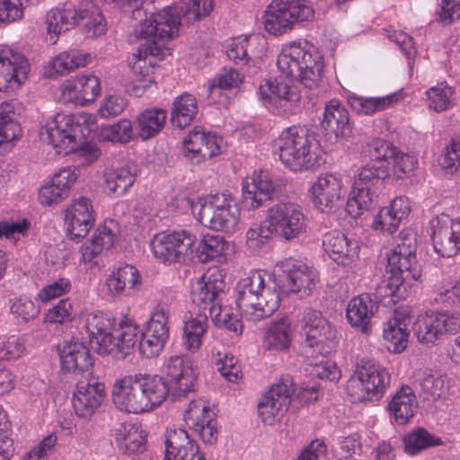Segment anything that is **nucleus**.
<instances>
[{
	"label": "nucleus",
	"instance_id": "6",
	"mask_svg": "<svg viewBox=\"0 0 460 460\" xmlns=\"http://www.w3.org/2000/svg\"><path fill=\"white\" fill-rule=\"evenodd\" d=\"M225 283L222 279L203 276L192 287L191 299L199 308L206 312L218 328L226 329L235 335H241L243 330L242 320L228 310L222 309V296Z\"/></svg>",
	"mask_w": 460,
	"mask_h": 460
},
{
	"label": "nucleus",
	"instance_id": "9",
	"mask_svg": "<svg viewBox=\"0 0 460 460\" xmlns=\"http://www.w3.org/2000/svg\"><path fill=\"white\" fill-rule=\"evenodd\" d=\"M198 221L212 230L233 233L240 217V208L230 194L222 193L191 203Z\"/></svg>",
	"mask_w": 460,
	"mask_h": 460
},
{
	"label": "nucleus",
	"instance_id": "60",
	"mask_svg": "<svg viewBox=\"0 0 460 460\" xmlns=\"http://www.w3.org/2000/svg\"><path fill=\"white\" fill-rule=\"evenodd\" d=\"M367 152L372 160L370 164H384V162L390 164L391 158L397 153V147L386 140L378 138L367 146Z\"/></svg>",
	"mask_w": 460,
	"mask_h": 460
},
{
	"label": "nucleus",
	"instance_id": "4",
	"mask_svg": "<svg viewBox=\"0 0 460 460\" xmlns=\"http://www.w3.org/2000/svg\"><path fill=\"white\" fill-rule=\"evenodd\" d=\"M277 66L287 77L297 79L305 88L315 89L323 74V58L307 41L285 45L278 57Z\"/></svg>",
	"mask_w": 460,
	"mask_h": 460
},
{
	"label": "nucleus",
	"instance_id": "17",
	"mask_svg": "<svg viewBox=\"0 0 460 460\" xmlns=\"http://www.w3.org/2000/svg\"><path fill=\"white\" fill-rule=\"evenodd\" d=\"M416 240L413 234L401 232L395 247L386 255L385 273L403 277L411 284L420 277V269L416 261Z\"/></svg>",
	"mask_w": 460,
	"mask_h": 460
},
{
	"label": "nucleus",
	"instance_id": "16",
	"mask_svg": "<svg viewBox=\"0 0 460 460\" xmlns=\"http://www.w3.org/2000/svg\"><path fill=\"white\" fill-rule=\"evenodd\" d=\"M460 330V314L429 311L420 314L415 320L412 331L418 341L432 346L447 332Z\"/></svg>",
	"mask_w": 460,
	"mask_h": 460
},
{
	"label": "nucleus",
	"instance_id": "49",
	"mask_svg": "<svg viewBox=\"0 0 460 460\" xmlns=\"http://www.w3.org/2000/svg\"><path fill=\"white\" fill-rule=\"evenodd\" d=\"M410 286L411 283L403 280V277L385 273V279L376 285L375 296L380 300L390 297L391 301L395 303L406 297Z\"/></svg>",
	"mask_w": 460,
	"mask_h": 460
},
{
	"label": "nucleus",
	"instance_id": "47",
	"mask_svg": "<svg viewBox=\"0 0 460 460\" xmlns=\"http://www.w3.org/2000/svg\"><path fill=\"white\" fill-rule=\"evenodd\" d=\"M105 188L109 195L123 196L136 181V173L128 167H121L105 172Z\"/></svg>",
	"mask_w": 460,
	"mask_h": 460
},
{
	"label": "nucleus",
	"instance_id": "57",
	"mask_svg": "<svg viewBox=\"0 0 460 460\" xmlns=\"http://www.w3.org/2000/svg\"><path fill=\"white\" fill-rule=\"evenodd\" d=\"M103 139L126 144L133 138L132 123L128 119H120L119 122L101 128Z\"/></svg>",
	"mask_w": 460,
	"mask_h": 460
},
{
	"label": "nucleus",
	"instance_id": "42",
	"mask_svg": "<svg viewBox=\"0 0 460 460\" xmlns=\"http://www.w3.org/2000/svg\"><path fill=\"white\" fill-rule=\"evenodd\" d=\"M89 57V54L78 49L63 51L48 63L44 74L49 78L66 75L75 68L84 66Z\"/></svg>",
	"mask_w": 460,
	"mask_h": 460
},
{
	"label": "nucleus",
	"instance_id": "48",
	"mask_svg": "<svg viewBox=\"0 0 460 460\" xmlns=\"http://www.w3.org/2000/svg\"><path fill=\"white\" fill-rule=\"evenodd\" d=\"M208 315L206 312H199L196 316L185 321L183 328L184 344L189 350H197L201 345V339L208 329Z\"/></svg>",
	"mask_w": 460,
	"mask_h": 460
},
{
	"label": "nucleus",
	"instance_id": "50",
	"mask_svg": "<svg viewBox=\"0 0 460 460\" xmlns=\"http://www.w3.org/2000/svg\"><path fill=\"white\" fill-rule=\"evenodd\" d=\"M169 315L170 310L168 305L165 303L157 304L143 332L167 341L169 338Z\"/></svg>",
	"mask_w": 460,
	"mask_h": 460
},
{
	"label": "nucleus",
	"instance_id": "28",
	"mask_svg": "<svg viewBox=\"0 0 460 460\" xmlns=\"http://www.w3.org/2000/svg\"><path fill=\"white\" fill-rule=\"evenodd\" d=\"M311 202L323 213L338 208L341 198V181L335 175L326 173L318 178L310 188Z\"/></svg>",
	"mask_w": 460,
	"mask_h": 460
},
{
	"label": "nucleus",
	"instance_id": "22",
	"mask_svg": "<svg viewBox=\"0 0 460 460\" xmlns=\"http://www.w3.org/2000/svg\"><path fill=\"white\" fill-rule=\"evenodd\" d=\"M222 139L215 134L205 132L196 126L183 138V152L185 157L194 164H199L207 158H212L220 153Z\"/></svg>",
	"mask_w": 460,
	"mask_h": 460
},
{
	"label": "nucleus",
	"instance_id": "36",
	"mask_svg": "<svg viewBox=\"0 0 460 460\" xmlns=\"http://www.w3.org/2000/svg\"><path fill=\"white\" fill-rule=\"evenodd\" d=\"M417 407L418 402L413 390L410 386H402L387 405L391 422L407 424L414 416Z\"/></svg>",
	"mask_w": 460,
	"mask_h": 460
},
{
	"label": "nucleus",
	"instance_id": "3",
	"mask_svg": "<svg viewBox=\"0 0 460 460\" xmlns=\"http://www.w3.org/2000/svg\"><path fill=\"white\" fill-rule=\"evenodd\" d=\"M235 305L246 320L252 323L264 320L279 307V287L270 280L266 283L261 271H252L237 283Z\"/></svg>",
	"mask_w": 460,
	"mask_h": 460
},
{
	"label": "nucleus",
	"instance_id": "21",
	"mask_svg": "<svg viewBox=\"0 0 460 460\" xmlns=\"http://www.w3.org/2000/svg\"><path fill=\"white\" fill-rule=\"evenodd\" d=\"M105 397V386L92 376H84L76 381L72 403L79 417L92 416L100 407Z\"/></svg>",
	"mask_w": 460,
	"mask_h": 460
},
{
	"label": "nucleus",
	"instance_id": "10",
	"mask_svg": "<svg viewBox=\"0 0 460 460\" xmlns=\"http://www.w3.org/2000/svg\"><path fill=\"white\" fill-rule=\"evenodd\" d=\"M389 175L385 164H367L358 170L346 210L352 217L369 210Z\"/></svg>",
	"mask_w": 460,
	"mask_h": 460
},
{
	"label": "nucleus",
	"instance_id": "39",
	"mask_svg": "<svg viewBox=\"0 0 460 460\" xmlns=\"http://www.w3.org/2000/svg\"><path fill=\"white\" fill-rule=\"evenodd\" d=\"M114 243V234L105 226L95 230L88 243L80 248V262L86 264L90 269L100 266V259L104 250H109Z\"/></svg>",
	"mask_w": 460,
	"mask_h": 460
},
{
	"label": "nucleus",
	"instance_id": "31",
	"mask_svg": "<svg viewBox=\"0 0 460 460\" xmlns=\"http://www.w3.org/2000/svg\"><path fill=\"white\" fill-rule=\"evenodd\" d=\"M164 460H206L199 446L183 429H170L165 435Z\"/></svg>",
	"mask_w": 460,
	"mask_h": 460
},
{
	"label": "nucleus",
	"instance_id": "24",
	"mask_svg": "<svg viewBox=\"0 0 460 460\" xmlns=\"http://www.w3.org/2000/svg\"><path fill=\"white\" fill-rule=\"evenodd\" d=\"M78 125L71 115L58 113L45 126L48 141L58 154H68L76 150L75 131Z\"/></svg>",
	"mask_w": 460,
	"mask_h": 460
},
{
	"label": "nucleus",
	"instance_id": "30",
	"mask_svg": "<svg viewBox=\"0 0 460 460\" xmlns=\"http://www.w3.org/2000/svg\"><path fill=\"white\" fill-rule=\"evenodd\" d=\"M61 368L68 372L91 376L93 359L88 348L78 340L65 341L58 347Z\"/></svg>",
	"mask_w": 460,
	"mask_h": 460
},
{
	"label": "nucleus",
	"instance_id": "19",
	"mask_svg": "<svg viewBox=\"0 0 460 460\" xmlns=\"http://www.w3.org/2000/svg\"><path fill=\"white\" fill-rule=\"evenodd\" d=\"M430 227L433 247L438 255L450 258L460 252V217L450 219L441 215L431 220Z\"/></svg>",
	"mask_w": 460,
	"mask_h": 460
},
{
	"label": "nucleus",
	"instance_id": "8",
	"mask_svg": "<svg viewBox=\"0 0 460 460\" xmlns=\"http://www.w3.org/2000/svg\"><path fill=\"white\" fill-rule=\"evenodd\" d=\"M390 385L388 371L373 359L360 358L356 363L347 391L353 402H377Z\"/></svg>",
	"mask_w": 460,
	"mask_h": 460
},
{
	"label": "nucleus",
	"instance_id": "37",
	"mask_svg": "<svg viewBox=\"0 0 460 460\" xmlns=\"http://www.w3.org/2000/svg\"><path fill=\"white\" fill-rule=\"evenodd\" d=\"M378 309L376 302L370 295L361 294L353 297L347 306V318L353 327L358 328L362 332L368 333L370 320Z\"/></svg>",
	"mask_w": 460,
	"mask_h": 460
},
{
	"label": "nucleus",
	"instance_id": "61",
	"mask_svg": "<svg viewBox=\"0 0 460 460\" xmlns=\"http://www.w3.org/2000/svg\"><path fill=\"white\" fill-rule=\"evenodd\" d=\"M243 81L240 73L233 67H224L208 88V95L215 91L237 87Z\"/></svg>",
	"mask_w": 460,
	"mask_h": 460
},
{
	"label": "nucleus",
	"instance_id": "18",
	"mask_svg": "<svg viewBox=\"0 0 460 460\" xmlns=\"http://www.w3.org/2000/svg\"><path fill=\"white\" fill-rule=\"evenodd\" d=\"M295 392L293 380L287 376L271 385L258 403V414L267 425H273L287 411L290 397Z\"/></svg>",
	"mask_w": 460,
	"mask_h": 460
},
{
	"label": "nucleus",
	"instance_id": "43",
	"mask_svg": "<svg viewBox=\"0 0 460 460\" xmlns=\"http://www.w3.org/2000/svg\"><path fill=\"white\" fill-rule=\"evenodd\" d=\"M409 323V316L397 311L394 312V317L390 318L385 323L383 336L387 341L388 350L394 353H401L405 349L408 344Z\"/></svg>",
	"mask_w": 460,
	"mask_h": 460
},
{
	"label": "nucleus",
	"instance_id": "54",
	"mask_svg": "<svg viewBox=\"0 0 460 460\" xmlns=\"http://www.w3.org/2000/svg\"><path fill=\"white\" fill-rule=\"evenodd\" d=\"M405 452L409 455H416L429 447L441 445L439 438L435 437L424 429H418L406 436L403 439Z\"/></svg>",
	"mask_w": 460,
	"mask_h": 460
},
{
	"label": "nucleus",
	"instance_id": "1",
	"mask_svg": "<svg viewBox=\"0 0 460 460\" xmlns=\"http://www.w3.org/2000/svg\"><path fill=\"white\" fill-rule=\"evenodd\" d=\"M215 0H183L171 6H166L149 18L141 21L135 28L137 38L151 40L145 45L157 43L164 47L160 40H171L179 35V27L182 24L190 25L208 16L214 8Z\"/></svg>",
	"mask_w": 460,
	"mask_h": 460
},
{
	"label": "nucleus",
	"instance_id": "27",
	"mask_svg": "<svg viewBox=\"0 0 460 460\" xmlns=\"http://www.w3.org/2000/svg\"><path fill=\"white\" fill-rule=\"evenodd\" d=\"M65 221L72 240L79 242L85 237L94 225L91 200L83 197L75 199L66 210Z\"/></svg>",
	"mask_w": 460,
	"mask_h": 460
},
{
	"label": "nucleus",
	"instance_id": "38",
	"mask_svg": "<svg viewBox=\"0 0 460 460\" xmlns=\"http://www.w3.org/2000/svg\"><path fill=\"white\" fill-rule=\"evenodd\" d=\"M101 91L100 82L93 75L77 76L64 83L62 93L67 94L76 104L85 105L93 102Z\"/></svg>",
	"mask_w": 460,
	"mask_h": 460
},
{
	"label": "nucleus",
	"instance_id": "2",
	"mask_svg": "<svg viewBox=\"0 0 460 460\" xmlns=\"http://www.w3.org/2000/svg\"><path fill=\"white\" fill-rule=\"evenodd\" d=\"M164 387L159 376H127L114 383L112 402L121 411L146 412L165 400Z\"/></svg>",
	"mask_w": 460,
	"mask_h": 460
},
{
	"label": "nucleus",
	"instance_id": "15",
	"mask_svg": "<svg viewBox=\"0 0 460 460\" xmlns=\"http://www.w3.org/2000/svg\"><path fill=\"white\" fill-rule=\"evenodd\" d=\"M163 376H159L166 390V396L173 399L186 397L195 391L198 370L184 356L171 357L164 364Z\"/></svg>",
	"mask_w": 460,
	"mask_h": 460
},
{
	"label": "nucleus",
	"instance_id": "46",
	"mask_svg": "<svg viewBox=\"0 0 460 460\" xmlns=\"http://www.w3.org/2000/svg\"><path fill=\"white\" fill-rule=\"evenodd\" d=\"M167 111L162 108H151L143 111L137 118V129L143 140L156 136L164 127Z\"/></svg>",
	"mask_w": 460,
	"mask_h": 460
},
{
	"label": "nucleus",
	"instance_id": "7",
	"mask_svg": "<svg viewBox=\"0 0 460 460\" xmlns=\"http://www.w3.org/2000/svg\"><path fill=\"white\" fill-rule=\"evenodd\" d=\"M314 137L305 127L292 126L275 140L279 160L291 171L309 170L318 163V155L312 150Z\"/></svg>",
	"mask_w": 460,
	"mask_h": 460
},
{
	"label": "nucleus",
	"instance_id": "45",
	"mask_svg": "<svg viewBox=\"0 0 460 460\" xmlns=\"http://www.w3.org/2000/svg\"><path fill=\"white\" fill-rule=\"evenodd\" d=\"M198 113L196 98L184 93L177 96L172 104L171 123L180 129L190 125Z\"/></svg>",
	"mask_w": 460,
	"mask_h": 460
},
{
	"label": "nucleus",
	"instance_id": "5",
	"mask_svg": "<svg viewBox=\"0 0 460 460\" xmlns=\"http://www.w3.org/2000/svg\"><path fill=\"white\" fill-rule=\"evenodd\" d=\"M47 30L52 43L58 35L78 26L86 38H96L106 31V22L99 7L92 1L80 3L77 6L51 9L46 16Z\"/></svg>",
	"mask_w": 460,
	"mask_h": 460
},
{
	"label": "nucleus",
	"instance_id": "53",
	"mask_svg": "<svg viewBox=\"0 0 460 460\" xmlns=\"http://www.w3.org/2000/svg\"><path fill=\"white\" fill-rule=\"evenodd\" d=\"M224 251L225 242L222 236L206 234L197 246L194 245L193 256L199 261L206 263L208 261L220 257Z\"/></svg>",
	"mask_w": 460,
	"mask_h": 460
},
{
	"label": "nucleus",
	"instance_id": "23",
	"mask_svg": "<svg viewBox=\"0 0 460 460\" xmlns=\"http://www.w3.org/2000/svg\"><path fill=\"white\" fill-rule=\"evenodd\" d=\"M321 130L324 139L331 145L350 135L349 111L339 100L332 99L326 103Z\"/></svg>",
	"mask_w": 460,
	"mask_h": 460
},
{
	"label": "nucleus",
	"instance_id": "25",
	"mask_svg": "<svg viewBox=\"0 0 460 460\" xmlns=\"http://www.w3.org/2000/svg\"><path fill=\"white\" fill-rule=\"evenodd\" d=\"M31 70L28 60L13 50L0 52V92L18 88Z\"/></svg>",
	"mask_w": 460,
	"mask_h": 460
},
{
	"label": "nucleus",
	"instance_id": "63",
	"mask_svg": "<svg viewBox=\"0 0 460 460\" xmlns=\"http://www.w3.org/2000/svg\"><path fill=\"white\" fill-rule=\"evenodd\" d=\"M73 319V305L69 299H62L48 310L45 320L50 323H62Z\"/></svg>",
	"mask_w": 460,
	"mask_h": 460
},
{
	"label": "nucleus",
	"instance_id": "62",
	"mask_svg": "<svg viewBox=\"0 0 460 460\" xmlns=\"http://www.w3.org/2000/svg\"><path fill=\"white\" fill-rule=\"evenodd\" d=\"M11 424L0 405V460H11L13 456V441L11 438Z\"/></svg>",
	"mask_w": 460,
	"mask_h": 460
},
{
	"label": "nucleus",
	"instance_id": "41",
	"mask_svg": "<svg viewBox=\"0 0 460 460\" xmlns=\"http://www.w3.org/2000/svg\"><path fill=\"white\" fill-rule=\"evenodd\" d=\"M85 330L90 341L99 346L100 353H105V349L111 346L112 341L114 319L102 312L90 314L85 321Z\"/></svg>",
	"mask_w": 460,
	"mask_h": 460
},
{
	"label": "nucleus",
	"instance_id": "26",
	"mask_svg": "<svg viewBox=\"0 0 460 460\" xmlns=\"http://www.w3.org/2000/svg\"><path fill=\"white\" fill-rule=\"evenodd\" d=\"M214 412L202 400L192 401L185 411L186 424L197 432L207 444H214L217 439V428Z\"/></svg>",
	"mask_w": 460,
	"mask_h": 460
},
{
	"label": "nucleus",
	"instance_id": "35",
	"mask_svg": "<svg viewBox=\"0 0 460 460\" xmlns=\"http://www.w3.org/2000/svg\"><path fill=\"white\" fill-rule=\"evenodd\" d=\"M242 203L248 209L258 208L261 204L271 199L276 191L275 185L267 175H256L251 181H244L242 189Z\"/></svg>",
	"mask_w": 460,
	"mask_h": 460
},
{
	"label": "nucleus",
	"instance_id": "56",
	"mask_svg": "<svg viewBox=\"0 0 460 460\" xmlns=\"http://www.w3.org/2000/svg\"><path fill=\"white\" fill-rule=\"evenodd\" d=\"M273 231L270 223L253 224L246 232V245L252 252L264 249L271 239Z\"/></svg>",
	"mask_w": 460,
	"mask_h": 460
},
{
	"label": "nucleus",
	"instance_id": "14",
	"mask_svg": "<svg viewBox=\"0 0 460 460\" xmlns=\"http://www.w3.org/2000/svg\"><path fill=\"white\" fill-rule=\"evenodd\" d=\"M265 222L280 240L287 242L300 238L307 230L306 217L293 202H279L269 208Z\"/></svg>",
	"mask_w": 460,
	"mask_h": 460
},
{
	"label": "nucleus",
	"instance_id": "29",
	"mask_svg": "<svg viewBox=\"0 0 460 460\" xmlns=\"http://www.w3.org/2000/svg\"><path fill=\"white\" fill-rule=\"evenodd\" d=\"M282 278V284L287 292L299 294L301 297L310 296L317 282V274L314 270L293 261L286 264Z\"/></svg>",
	"mask_w": 460,
	"mask_h": 460
},
{
	"label": "nucleus",
	"instance_id": "13",
	"mask_svg": "<svg viewBox=\"0 0 460 460\" xmlns=\"http://www.w3.org/2000/svg\"><path fill=\"white\" fill-rule=\"evenodd\" d=\"M196 235L187 230L163 232L151 240L154 256L164 264L185 263L194 259Z\"/></svg>",
	"mask_w": 460,
	"mask_h": 460
},
{
	"label": "nucleus",
	"instance_id": "59",
	"mask_svg": "<svg viewBox=\"0 0 460 460\" xmlns=\"http://www.w3.org/2000/svg\"><path fill=\"white\" fill-rule=\"evenodd\" d=\"M329 355H317L305 358L309 366L313 368L311 374L320 379L334 380L337 377V367L334 362L327 359Z\"/></svg>",
	"mask_w": 460,
	"mask_h": 460
},
{
	"label": "nucleus",
	"instance_id": "58",
	"mask_svg": "<svg viewBox=\"0 0 460 460\" xmlns=\"http://www.w3.org/2000/svg\"><path fill=\"white\" fill-rule=\"evenodd\" d=\"M453 89L442 82L427 91L429 109L437 112L447 110L451 106Z\"/></svg>",
	"mask_w": 460,
	"mask_h": 460
},
{
	"label": "nucleus",
	"instance_id": "55",
	"mask_svg": "<svg viewBox=\"0 0 460 460\" xmlns=\"http://www.w3.org/2000/svg\"><path fill=\"white\" fill-rule=\"evenodd\" d=\"M420 395L424 401L436 402L444 394V379L430 372H424L419 380Z\"/></svg>",
	"mask_w": 460,
	"mask_h": 460
},
{
	"label": "nucleus",
	"instance_id": "20",
	"mask_svg": "<svg viewBox=\"0 0 460 460\" xmlns=\"http://www.w3.org/2000/svg\"><path fill=\"white\" fill-rule=\"evenodd\" d=\"M259 94L264 104H270L279 114L296 112L300 102V94L296 88L279 79H267L259 86Z\"/></svg>",
	"mask_w": 460,
	"mask_h": 460
},
{
	"label": "nucleus",
	"instance_id": "12",
	"mask_svg": "<svg viewBox=\"0 0 460 460\" xmlns=\"http://www.w3.org/2000/svg\"><path fill=\"white\" fill-rule=\"evenodd\" d=\"M314 14L306 0H274L264 12V28L270 34L280 35L290 31L295 22L308 21Z\"/></svg>",
	"mask_w": 460,
	"mask_h": 460
},
{
	"label": "nucleus",
	"instance_id": "33",
	"mask_svg": "<svg viewBox=\"0 0 460 460\" xmlns=\"http://www.w3.org/2000/svg\"><path fill=\"white\" fill-rule=\"evenodd\" d=\"M162 54L163 49L154 42V45H141L137 49V53L133 55V61H130V64L135 75V82L137 83L135 85L136 89H145L155 83L151 76L155 66L154 59Z\"/></svg>",
	"mask_w": 460,
	"mask_h": 460
},
{
	"label": "nucleus",
	"instance_id": "40",
	"mask_svg": "<svg viewBox=\"0 0 460 460\" xmlns=\"http://www.w3.org/2000/svg\"><path fill=\"white\" fill-rule=\"evenodd\" d=\"M115 442L119 451L131 456L143 453L146 448V436L140 426L127 422L115 430Z\"/></svg>",
	"mask_w": 460,
	"mask_h": 460
},
{
	"label": "nucleus",
	"instance_id": "34",
	"mask_svg": "<svg viewBox=\"0 0 460 460\" xmlns=\"http://www.w3.org/2000/svg\"><path fill=\"white\" fill-rule=\"evenodd\" d=\"M138 326L132 320H124L113 328L111 346L105 349V353L111 354L117 359H124L130 354L137 341Z\"/></svg>",
	"mask_w": 460,
	"mask_h": 460
},
{
	"label": "nucleus",
	"instance_id": "32",
	"mask_svg": "<svg viewBox=\"0 0 460 460\" xmlns=\"http://www.w3.org/2000/svg\"><path fill=\"white\" fill-rule=\"evenodd\" d=\"M323 247L337 264L342 266L350 264L359 252L358 241L349 239L338 230L330 231L323 235Z\"/></svg>",
	"mask_w": 460,
	"mask_h": 460
},
{
	"label": "nucleus",
	"instance_id": "44",
	"mask_svg": "<svg viewBox=\"0 0 460 460\" xmlns=\"http://www.w3.org/2000/svg\"><path fill=\"white\" fill-rule=\"evenodd\" d=\"M138 282V270L128 264L112 270L106 279L108 293L113 297L131 295L135 286Z\"/></svg>",
	"mask_w": 460,
	"mask_h": 460
},
{
	"label": "nucleus",
	"instance_id": "52",
	"mask_svg": "<svg viewBox=\"0 0 460 460\" xmlns=\"http://www.w3.org/2000/svg\"><path fill=\"white\" fill-rule=\"evenodd\" d=\"M263 345L267 349H288L290 345L289 324L285 320L273 323L264 336Z\"/></svg>",
	"mask_w": 460,
	"mask_h": 460
},
{
	"label": "nucleus",
	"instance_id": "11",
	"mask_svg": "<svg viewBox=\"0 0 460 460\" xmlns=\"http://www.w3.org/2000/svg\"><path fill=\"white\" fill-rule=\"evenodd\" d=\"M301 324L306 335V341L302 346V354L305 358L314 357L315 353L331 355L338 347V332L320 311L305 309Z\"/></svg>",
	"mask_w": 460,
	"mask_h": 460
},
{
	"label": "nucleus",
	"instance_id": "51",
	"mask_svg": "<svg viewBox=\"0 0 460 460\" xmlns=\"http://www.w3.org/2000/svg\"><path fill=\"white\" fill-rule=\"evenodd\" d=\"M393 96L391 95L385 97H364L349 93L347 96L348 103L352 110L362 115H371L386 109L390 105Z\"/></svg>",
	"mask_w": 460,
	"mask_h": 460
},
{
	"label": "nucleus",
	"instance_id": "64",
	"mask_svg": "<svg viewBox=\"0 0 460 460\" xmlns=\"http://www.w3.org/2000/svg\"><path fill=\"white\" fill-rule=\"evenodd\" d=\"M11 313L21 317L24 322L38 317L40 314V308L31 299L27 297L17 298L11 305Z\"/></svg>",
	"mask_w": 460,
	"mask_h": 460
}]
</instances>
